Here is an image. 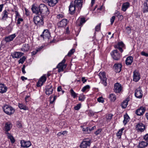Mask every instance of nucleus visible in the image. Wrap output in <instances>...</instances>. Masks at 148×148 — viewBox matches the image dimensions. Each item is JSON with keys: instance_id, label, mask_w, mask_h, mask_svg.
Returning <instances> with one entry per match:
<instances>
[{"instance_id": "obj_1", "label": "nucleus", "mask_w": 148, "mask_h": 148, "mask_svg": "<svg viewBox=\"0 0 148 148\" xmlns=\"http://www.w3.org/2000/svg\"><path fill=\"white\" fill-rule=\"evenodd\" d=\"M31 9L34 13L43 16L47 15L50 13L47 7L43 4H40L38 7L33 5Z\"/></svg>"}, {"instance_id": "obj_2", "label": "nucleus", "mask_w": 148, "mask_h": 148, "mask_svg": "<svg viewBox=\"0 0 148 148\" xmlns=\"http://www.w3.org/2000/svg\"><path fill=\"white\" fill-rule=\"evenodd\" d=\"M3 108L4 112L8 115H10L12 114L15 112V110L14 108L8 105H6L4 106Z\"/></svg>"}, {"instance_id": "obj_3", "label": "nucleus", "mask_w": 148, "mask_h": 148, "mask_svg": "<svg viewBox=\"0 0 148 148\" xmlns=\"http://www.w3.org/2000/svg\"><path fill=\"white\" fill-rule=\"evenodd\" d=\"M34 17L33 21L35 24L37 26H40L43 25V21L42 18V15H40Z\"/></svg>"}, {"instance_id": "obj_4", "label": "nucleus", "mask_w": 148, "mask_h": 148, "mask_svg": "<svg viewBox=\"0 0 148 148\" xmlns=\"http://www.w3.org/2000/svg\"><path fill=\"white\" fill-rule=\"evenodd\" d=\"M65 61V59H64L57 66L56 68L58 69V72L63 71H64V69L66 68V65L64 64Z\"/></svg>"}, {"instance_id": "obj_5", "label": "nucleus", "mask_w": 148, "mask_h": 148, "mask_svg": "<svg viewBox=\"0 0 148 148\" xmlns=\"http://www.w3.org/2000/svg\"><path fill=\"white\" fill-rule=\"evenodd\" d=\"M99 78L102 80V83L103 84L104 86H106L107 83H106L107 78L106 76V73L105 72H100L99 73Z\"/></svg>"}, {"instance_id": "obj_6", "label": "nucleus", "mask_w": 148, "mask_h": 148, "mask_svg": "<svg viewBox=\"0 0 148 148\" xmlns=\"http://www.w3.org/2000/svg\"><path fill=\"white\" fill-rule=\"evenodd\" d=\"M136 129L138 132H143L145 129V125L142 123H138L136 126Z\"/></svg>"}, {"instance_id": "obj_7", "label": "nucleus", "mask_w": 148, "mask_h": 148, "mask_svg": "<svg viewBox=\"0 0 148 148\" xmlns=\"http://www.w3.org/2000/svg\"><path fill=\"white\" fill-rule=\"evenodd\" d=\"M40 36L44 39H49L50 37V34L47 29H45Z\"/></svg>"}, {"instance_id": "obj_8", "label": "nucleus", "mask_w": 148, "mask_h": 148, "mask_svg": "<svg viewBox=\"0 0 148 148\" xmlns=\"http://www.w3.org/2000/svg\"><path fill=\"white\" fill-rule=\"evenodd\" d=\"M113 58L115 60H118L120 58V54L118 52L117 50H114L111 53Z\"/></svg>"}, {"instance_id": "obj_9", "label": "nucleus", "mask_w": 148, "mask_h": 148, "mask_svg": "<svg viewBox=\"0 0 148 148\" xmlns=\"http://www.w3.org/2000/svg\"><path fill=\"white\" fill-rule=\"evenodd\" d=\"M145 110L146 108L145 107H140L136 111L135 113L137 115H142L144 114Z\"/></svg>"}, {"instance_id": "obj_10", "label": "nucleus", "mask_w": 148, "mask_h": 148, "mask_svg": "<svg viewBox=\"0 0 148 148\" xmlns=\"http://www.w3.org/2000/svg\"><path fill=\"white\" fill-rule=\"evenodd\" d=\"M114 90L116 93H120L122 90L121 85L119 83H116L114 85Z\"/></svg>"}, {"instance_id": "obj_11", "label": "nucleus", "mask_w": 148, "mask_h": 148, "mask_svg": "<svg viewBox=\"0 0 148 148\" xmlns=\"http://www.w3.org/2000/svg\"><path fill=\"white\" fill-rule=\"evenodd\" d=\"M91 144V141L90 140L83 141L80 144V147L81 148H86L88 147Z\"/></svg>"}, {"instance_id": "obj_12", "label": "nucleus", "mask_w": 148, "mask_h": 148, "mask_svg": "<svg viewBox=\"0 0 148 148\" xmlns=\"http://www.w3.org/2000/svg\"><path fill=\"white\" fill-rule=\"evenodd\" d=\"M69 21L67 19H63L58 24V25L59 27H64L66 26Z\"/></svg>"}, {"instance_id": "obj_13", "label": "nucleus", "mask_w": 148, "mask_h": 148, "mask_svg": "<svg viewBox=\"0 0 148 148\" xmlns=\"http://www.w3.org/2000/svg\"><path fill=\"white\" fill-rule=\"evenodd\" d=\"M135 96L137 98H141L143 96L142 90L140 88L135 90Z\"/></svg>"}, {"instance_id": "obj_14", "label": "nucleus", "mask_w": 148, "mask_h": 148, "mask_svg": "<svg viewBox=\"0 0 148 148\" xmlns=\"http://www.w3.org/2000/svg\"><path fill=\"white\" fill-rule=\"evenodd\" d=\"M75 7H76V6L74 4L73 2L71 3L69 6V10L70 12V13L72 15L75 13Z\"/></svg>"}, {"instance_id": "obj_15", "label": "nucleus", "mask_w": 148, "mask_h": 148, "mask_svg": "<svg viewBox=\"0 0 148 148\" xmlns=\"http://www.w3.org/2000/svg\"><path fill=\"white\" fill-rule=\"evenodd\" d=\"M21 146L23 147H29L31 145V143L30 141H25L23 140L21 141Z\"/></svg>"}, {"instance_id": "obj_16", "label": "nucleus", "mask_w": 148, "mask_h": 148, "mask_svg": "<svg viewBox=\"0 0 148 148\" xmlns=\"http://www.w3.org/2000/svg\"><path fill=\"white\" fill-rule=\"evenodd\" d=\"M82 0H75L74 1V5L76 7L79 9H80L82 5Z\"/></svg>"}, {"instance_id": "obj_17", "label": "nucleus", "mask_w": 148, "mask_h": 148, "mask_svg": "<svg viewBox=\"0 0 148 148\" xmlns=\"http://www.w3.org/2000/svg\"><path fill=\"white\" fill-rule=\"evenodd\" d=\"M45 93L47 95H49L52 93L53 88H52L51 85L47 86L45 89Z\"/></svg>"}, {"instance_id": "obj_18", "label": "nucleus", "mask_w": 148, "mask_h": 148, "mask_svg": "<svg viewBox=\"0 0 148 148\" xmlns=\"http://www.w3.org/2000/svg\"><path fill=\"white\" fill-rule=\"evenodd\" d=\"M16 35L15 34H14L6 36L5 38V40L6 42H9L13 40L16 37Z\"/></svg>"}, {"instance_id": "obj_19", "label": "nucleus", "mask_w": 148, "mask_h": 148, "mask_svg": "<svg viewBox=\"0 0 148 148\" xmlns=\"http://www.w3.org/2000/svg\"><path fill=\"white\" fill-rule=\"evenodd\" d=\"M23 54L24 53L21 52H14L12 54V56L14 58H18Z\"/></svg>"}, {"instance_id": "obj_20", "label": "nucleus", "mask_w": 148, "mask_h": 148, "mask_svg": "<svg viewBox=\"0 0 148 148\" xmlns=\"http://www.w3.org/2000/svg\"><path fill=\"white\" fill-rule=\"evenodd\" d=\"M121 67L122 65L120 64H115L114 66L116 73H119L121 71Z\"/></svg>"}, {"instance_id": "obj_21", "label": "nucleus", "mask_w": 148, "mask_h": 148, "mask_svg": "<svg viewBox=\"0 0 148 148\" xmlns=\"http://www.w3.org/2000/svg\"><path fill=\"white\" fill-rule=\"evenodd\" d=\"M59 0H49L46 2L51 7L53 6L57 3Z\"/></svg>"}, {"instance_id": "obj_22", "label": "nucleus", "mask_w": 148, "mask_h": 148, "mask_svg": "<svg viewBox=\"0 0 148 148\" xmlns=\"http://www.w3.org/2000/svg\"><path fill=\"white\" fill-rule=\"evenodd\" d=\"M133 80L135 82H137L140 78L139 74L136 72H134Z\"/></svg>"}, {"instance_id": "obj_23", "label": "nucleus", "mask_w": 148, "mask_h": 148, "mask_svg": "<svg viewBox=\"0 0 148 148\" xmlns=\"http://www.w3.org/2000/svg\"><path fill=\"white\" fill-rule=\"evenodd\" d=\"M7 88L3 84H0V92L2 93L6 92Z\"/></svg>"}, {"instance_id": "obj_24", "label": "nucleus", "mask_w": 148, "mask_h": 148, "mask_svg": "<svg viewBox=\"0 0 148 148\" xmlns=\"http://www.w3.org/2000/svg\"><path fill=\"white\" fill-rule=\"evenodd\" d=\"M143 12V13L148 12V0L145 1L144 3Z\"/></svg>"}, {"instance_id": "obj_25", "label": "nucleus", "mask_w": 148, "mask_h": 148, "mask_svg": "<svg viewBox=\"0 0 148 148\" xmlns=\"http://www.w3.org/2000/svg\"><path fill=\"white\" fill-rule=\"evenodd\" d=\"M133 61V58L132 56L127 57L125 60V63L127 65H129L131 64Z\"/></svg>"}, {"instance_id": "obj_26", "label": "nucleus", "mask_w": 148, "mask_h": 148, "mask_svg": "<svg viewBox=\"0 0 148 148\" xmlns=\"http://www.w3.org/2000/svg\"><path fill=\"white\" fill-rule=\"evenodd\" d=\"M12 127V123L10 122H8L6 123L5 124L4 128L6 132L10 131Z\"/></svg>"}, {"instance_id": "obj_27", "label": "nucleus", "mask_w": 148, "mask_h": 148, "mask_svg": "<svg viewBox=\"0 0 148 148\" xmlns=\"http://www.w3.org/2000/svg\"><path fill=\"white\" fill-rule=\"evenodd\" d=\"M130 3L128 2H126L123 4L122 6L121 10L123 11H125L130 6Z\"/></svg>"}, {"instance_id": "obj_28", "label": "nucleus", "mask_w": 148, "mask_h": 148, "mask_svg": "<svg viewBox=\"0 0 148 148\" xmlns=\"http://www.w3.org/2000/svg\"><path fill=\"white\" fill-rule=\"evenodd\" d=\"M129 101V98H127L121 104V106L123 108H125L127 107L128 102Z\"/></svg>"}, {"instance_id": "obj_29", "label": "nucleus", "mask_w": 148, "mask_h": 148, "mask_svg": "<svg viewBox=\"0 0 148 148\" xmlns=\"http://www.w3.org/2000/svg\"><path fill=\"white\" fill-rule=\"evenodd\" d=\"M147 143L144 141H142L138 145V148H143L146 146L147 145Z\"/></svg>"}, {"instance_id": "obj_30", "label": "nucleus", "mask_w": 148, "mask_h": 148, "mask_svg": "<svg viewBox=\"0 0 148 148\" xmlns=\"http://www.w3.org/2000/svg\"><path fill=\"white\" fill-rule=\"evenodd\" d=\"M8 13L6 10H4L3 12L2 19L3 20H6L8 17Z\"/></svg>"}, {"instance_id": "obj_31", "label": "nucleus", "mask_w": 148, "mask_h": 148, "mask_svg": "<svg viewBox=\"0 0 148 148\" xmlns=\"http://www.w3.org/2000/svg\"><path fill=\"white\" fill-rule=\"evenodd\" d=\"M29 49V45L27 44L23 45L22 47L21 48L22 51H27Z\"/></svg>"}, {"instance_id": "obj_32", "label": "nucleus", "mask_w": 148, "mask_h": 148, "mask_svg": "<svg viewBox=\"0 0 148 148\" xmlns=\"http://www.w3.org/2000/svg\"><path fill=\"white\" fill-rule=\"evenodd\" d=\"M130 119V118L129 116L127 114L124 115L123 122L125 125L129 121Z\"/></svg>"}, {"instance_id": "obj_33", "label": "nucleus", "mask_w": 148, "mask_h": 148, "mask_svg": "<svg viewBox=\"0 0 148 148\" xmlns=\"http://www.w3.org/2000/svg\"><path fill=\"white\" fill-rule=\"evenodd\" d=\"M109 98L112 101H114L116 99V97L115 95L113 94H111L110 95Z\"/></svg>"}, {"instance_id": "obj_34", "label": "nucleus", "mask_w": 148, "mask_h": 148, "mask_svg": "<svg viewBox=\"0 0 148 148\" xmlns=\"http://www.w3.org/2000/svg\"><path fill=\"white\" fill-rule=\"evenodd\" d=\"M18 107L20 109H23L25 110H27L28 108L25 106L19 103L18 104Z\"/></svg>"}, {"instance_id": "obj_35", "label": "nucleus", "mask_w": 148, "mask_h": 148, "mask_svg": "<svg viewBox=\"0 0 148 148\" xmlns=\"http://www.w3.org/2000/svg\"><path fill=\"white\" fill-rule=\"evenodd\" d=\"M82 130L85 133H89L90 132V127L83 128Z\"/></svg>"}, {"instance_id": "obj_36", "label": "nucleus", "mask_w": 148, "mask_h": 148, "mask_svg": "<svg viewBox=\"0 0 148 148\" xmlns=\"http://www.w3.org/2000/svg\"><path fill=\"white\" fill-rule=\"evenodd\" d=\"M8 138L10 140L12 143H14L15 140L12 136L10 134H9V135H8Z\"/></svg>"}, {"instance_id": "obj_37", "label": "nucleus", "mask_w": 148, "mask_h": 148, "mask_svg": "<svg viewBox=\"0 0 148 148\" xmlns=\"http://www.w3.org/2000/svg\"><path fill=\"white\" fill-rule=\"evenodd\" d=\"M71 95L73 97V98H75L77 96V94L73 91V89H71L70 90Z\"/></svg>"}, {"instance_id": "obj_38", "label": "nucleus", "mask_w": 148, "mask_h": 148, "mask_svg": "<svg viewBox=\"0 0 148 148\" xmlns=\"http://www.w3.org/2000/svg\"><path fill=\"white\" fill-rule=\"evenodd\" d=\"M46 77L45 76V75H43L41 78L39 80L41 82H42L43 83L45 82L46 80Z\"/></svg>"}, {"instance_id": "obj_39", "label": "nucleus", "mask_w": 148, "mask_h": 148, "mask_svg": "<svg viewBox=\"0 0 148 148\" xmlns=\"http://www.w3.org/2000/svg\"><path fill=\"white\" fill-rule=\"evenodd\" d=\"M90 88V86L89 85H87L83 87L82 90V91L83 92H84L86 90H87V89H89Z\"/></svg>"}, {"instance_id": "obj_40", "label": "nucleus", "mask_w": 148, "mask_h": 148, "mask_svg": "<svg viewBox=\"0 0 148 148\" xmlns=\"http://www.w3.org/2000/svg\"><path fill=\"white\" fill-rule=\"evenodd\" d=\"M26 59V58L25 56L22 57V58H21L18 61L19 63L23 64L25 61Z\"/></svg>"}, {"instance_id": "obj_41", "label": "nucleus", "mask_w": 148, "mask_h": 148, "mask_svg": "<svg viewBox=\"0 0 148 148\" xmlns=\"http://www.w3.org/2000/svg\"><path fill=\"white\" fill-rule=\"evenodd\" d=\"M75 49H71L68 53L67 54V56H71L73 54V53L75 52Z\"/></svg>"}, {"instance_id": "obj_42", "label": "nucleus", "mask_w": 148, "mask_h": 148, "mask_svg": "<svg viewBox=\"0 0 148 148\" xmlns=\"http://www.w3.org/2000/svg\"><path fill=\"white\" fill-rule=\"evenodd\" d=\"M122 134V131L119 130L118 132L116 133V136H117V137L119 138L120 139L121 137V135Z\"/></svg>"}, {"instance_id": "obj_43", "label": "nucleus", "mask_w": 148, "mask_h": 148, "mask_svg": "<svg viewBox=\"0 0 148 148\" xmlns=\"http://www.w3.org/2000/svg\"><path fill=\"white\" fill-rule=\"evenodd\" d=\"M101 23H99V25H97L95 28V31L97 32L99 31L101 28Z\"/></svg>"}, {"instance_id": "obj_44", "label": "nucleus", "mask_w": 148, "mask_h": 148, "mask_svg": "<svg viewBox=\"0 0 148 148\" xmlns=\"http://www.w3.org/2000/svg\"><path fill=\"white\" fill-rule=\"evenodd\" d=\"M126 32L128 34H130L131 33V28L129 27L128 26L126 27Z\"/></svg>"}, {"instance_id": "obj_45", "label": "nucleus", "mask_w": 148, "mask_h": 148, "mask_svg": "<svg viewBox=\"0 0 148 148\" xmlns=\"http://www.w3.org/2000/svg\"><path fill=\"white\" fill-rule=\"evenodd\" d=\"M43 83L42 82L39 80L37 83V86L38 87L41 86L43 84Z\"/></svg>"}, {"instance_id": "obj_46", "label": "nucleus", "mask_w": 148, "mask_h": 148, "mask_svg": "<svg viewBox=\"0 0 148 148\" xmlns=\"http://www.w3.org/2000/svg\"><path fill=\"white\" fill-rule=\"evenodd\" d=\"M97 101L99 102L103 103L104 100L102 97H100L97 99Z\"/></svg>"}, {"instance_id": "obj_47", "label": "nucleus", "mask_w": 148, "mask_h": 148, "mask_svg": "<svg viewBox=\"0 0 148 148\" xmlns=\"http://www.w3.org/2000/svg\"><path fill=\"white\" fill-rule=\"evenodd\" d=\"M115 18V17L114 16H112L110 19V21L111 22V25H112Z\"/></svg>"}, {"instance_id": "obj_48", "label": "nucleus", "mask_w": 148, "mask_h": 148, "mask_svg": "<svg viewBox=\"0 0 148 148\" xmlns=\"http://www.w3.org/2000/svg\"><path fill=\"white\" fill-rule=\"evenodd\" d=\"M86 22V20L84 18H81L80 21V25H82L83 23H84Z\"/></svg>"}, {"instance_id": "obj_49", "label": "nucleus", "mask_w": 148, "mask_h": 148, "mask_svg": "<svg viewBox=\"0 0 148 148\" xmlns=\"http://www.w3.org/2000/svg\"><path fill=\"white\" fill-rule=\"evenodd\" d=\"M81 107V104H78L77 105L75 106L74 108V109L76 110H79Z\"/></svg>"}, {"instance_id": "obj_50", "label": "nucleus", "mask_w": 148, "mask_h": 148, "mask_svg": "<svg viewBox=\"0 0 148 148\" xmlns=\"http://www.w3.org/2000/svg\"><path fill=\"white\" fill-rule=\"evenodd\" d=\"M23 19L22 18H19L17 20V24H20L21 22H23Z\"/></svg>"}, {"instance_id": "obj_51", "label": "nucleus", "mask_w": 148, "mask_h": 148, "mask_svg": "<svg viewBox=\"0 0 148 148\" xmlns=\"http://www.w3.org/2000/svg\"><path fill=\"white\" fill-rule=\"evenodd\" d=\"M112 116H113V115L112 114H109L108 115V116L107 117V120L110 121L112 119Z\"/></svg>"}, {"instance_id": "obj_52", "label": "nucleus", "mask_w": 148, "mask_h": 148, "mask_svg": "<svg viewBox=\"0 0 148 148\" xmlns=\"http://www.w3.org/2000/svg\"><path fill=\"white\" fill-rule=\"evenodd\" d=\"M88 114L90 116H92L94 115V113L91 111H88Z\"/></svg>"}, {"instance_id": "obj_53", "label": "nucleus", "mask_w": 148, "mask_h": 148, "mask_svg": "<svg viewBox=\"0 0 148 148\" xmlns=\"http://www.w3.org/2000/svg\"><path fill=\"white\" fill-rule=\"evenodd\" d=\"M124 44L122 42H120L118 44V46H116V47H123L124 46Z\"/></svg>"}, {"instance_id": "obj_54", "label": "nucleus", "mask_w": 148, "mask_h": 148, "mask_svg": "<svg viewBox=\"0 0 148 148\" xmlns=\"http://www.w3.org/2000/svg\"><path fill=\"white\" fill-rule=\"evenodd\" d=\"M141 54L143 56H144L146 57L148 56V53H145L144 51H142L141 52Z\"/></svg>"}, {"instance_id": "obj_55", "label": "nucleus", "mask_w": 148, "mask_h": 148, "mask_svg": "<svg viewBox=\"0 0 148 148\" xmlns=\"http://www.w3.org/2000/svg\"><path fill=\"white\" fill-rule=\"evenodd\" d=\"M25 65H23L22 68V72L24 74L26 73V72L25 71Z\"/></svg>"}, {"instance_id": "obj_56", "label": "nucleus", "mask_w": 148, "mask_h": 148, "mask_svg": "<svg viewBox=\"0 0 148 148\" xmlns=\"http://www.w3.org/2000/svg\"><path fill=\"white\" fill-rule=\"evenodd\" d=\"M101 129H98L95 133V134L96 135H97L101 132Z\"/></svg>"}, {"instance_id": "obj_57", "label": "nucleus", "mask_w": 148, "mask_h": 148, "mask_svg": "<svg viewBox=\"0 0 148 148\" xmlns=\"http://www.w3.org/2000/svg\"><path fill=\"white\" fill-rule=\"evenodd\" d=\"M144 138L147 142H148V134H146L144 136Z\"/></svg>"}, {"instance_id": "obj_58", "label": "nucleus", "mask_w": 148, "mask_h": 148, "mask_svg": "<svg viewBox=\"0 0 148 148\" xmlns=\"http://www.w3.org/2000/svg\"><path fill=\"white\" fill-rule=\"evenodd\" d=\"M85 97L83 96H80L79 98V100L80 101H83Z\"/></svg>"}, {"instance_id": "obj_59", "label": "nucleus", "mask_w": 148, "mask_h": 148, "mask_svg": "<svg viewBox=\"0 0 148 148\" xmlns=\"http://www.w3.org/2000/svg\"><path fill=\"white\" fill-rule=\"evenodd\" d=\"M82 81L83 82V83L84 84L87 81V79H85V77H82Z\"/></svg>"}, {"instance_id": "obj_60", "label": "nucleus", "mask_w": 148, "mask_h": 148, "mask_svg": "<svg viewBox=\"0 0 148 148\" xmlns=\"http://www.w3.org/2000/svg\"><path fill=\"white\" fill-rule=\"evenodd\" d=\"M21 124L20 122H17V127H21Z\"/></svg>"}, {"instance_id": "obj_61", "label": "nucleus", "mask_w": 148, "mask_h": 148, "mask_svg": "<svg viewBox=\"0 0 148 148\" xmlns=\"http://www.w3.org/2000/svg\"><path fill=\"white\" fill-rule=\"evenodd\" d=\"M56 98V96H55L54 97L53 100L52 101H50V103L52 104L53 103L54 101L55 100Z\"/></svg>"}, {"instance_id": "obj_62", "label": "nucleus", "mask_w": 148, "mask_h": 148, "mask_svg": "<svg viewBox=\"0 0 148 148\" xmlns=\"http://www.w3.org/2000/svg\"><path fill=\"white\" fill-rule=\"evenodd\" d=\"M63 15L62 14H59L57 15V18H62L63 17Z\"/></svg>"}, {"instance_id": "obj_63", "label": "nucleus", "mask_w": 148, "mask_h": 148, "mask_svg": "<svg viewBox=\"0 0 148 148\" xmlns=\"http://www.w3.org/2000/svg\"><path fill=\"white\" fill-rule=\"evenodd\" d=\"M37 52V51L36 49L35 51H34L32 52L31 53V54H32V55H34L36 54Z\"/></svg>"}, {"instance_id": "obj_64", "label": "nucleus", "mask_w": 148, "mask_h": 148, "mask_svg": "<svg viewBox=\"0 0 148 148\" xmlns=\"http://www.w3.org/2000/svg\"><path fill=\"white\" fill-rule=\"evenodd\" d=\"M116 48H117L121 52H123V50L122 49V47H116Z\"/></svg>"}]
</instances>
